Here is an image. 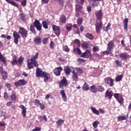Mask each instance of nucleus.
<instances>
[{
    "label": "nucleus",
    "mask_w": 131,
    "mask_h": 131,
    "mask_svg": "<svg viewBox=\"0 0 131 131\" xmlns=\"http://www.w3.org/2000/svg\"><path fill=\"white\" fill-rule=\"evenodd\" d=\"M42 25L43 28H45V29H49V26H48V23H47V21H46V20H43L42 22Z\"/></svg>",
    "instance_id": "ea45409f"
},
{
    "label": "nucleus",
    "mask_w": 131,
    "mask_h": 131,
    "mask_svg": "<svg viewBox=\"0 0 131 131\" xmlns=\"http://www.w3.org/2000/svg\"><path fill=\"white\" fill-rule=\"evenodd\" d=\"M58 3L60 7H64V0H58Z\"/></svg>",
    "instance_id": "864d4df0"
},
{
    "label": "nucleus",
    "mask_w": 131,
    "mask_h": 131,
    "mask_svg": "<svg viewBox=\"0 0 131 131\" xmlns=\"http://www.w3.org/2000/svg\"><path fill=\"white\" fill-rule=\"evenodd\" d=\"M112 50H111V51H103L102 53L103 54H105V53H106V55H109V54H112L113 51Z\"/></svg>",
    "instance_id": "e2e57ef3"
},
{
    "label": "nucleus",
    "mask_w": 131,
    "mask_h": 131,
    "mask_svg": "<svg viewBox=\"0 0 131 131\" xmlns=\"http://www.w3.org/2000/svg\"><path fill=\"white\" fill-rule=\"evenodd\" d=\"M108 84H110V86H113L114 85V79L112 78Z\"/></svg>",
    "instance_id": "052dcab7"
},
{
    "label": "nucleus",
    "mask_w": 131,
    "mask_h": 131,
    "mask_svg": "<svg viewBox=\"0 0 131 131\" xmlns=\"http://www.w3.org/2000/svg\"><path fill=\"white\" fill-rule=\"evenodd\" d=\"M38 58V52H37L35 55H32L30 59L27 60V66L29 70L36 67V76L37 77H42L45 72H42L40 68H38V62L36 59Z\"/></svg>",
    "instance_id": "f257e3e1"
},
{
    "label": "nucleus",
    "mask_w": 131,
    "mask_h": 131,
    "mask_svg": "<svg viewBox=\"0 0 131 131\" xmlns=\"http://www.w3.org/2000/svg\"><path fill=\"white\" fill-rule=\"evenodd\" d=\"M82 90L84 91H89V90H90V86L89 85V84L85 82L82 87Z\"/></svg>",
    "instance_id": "5701e85b"
},
{
    "label": "nucleus",
    "mask_w": 131,
    "mask_h": 131,
    "mask_svg": "<svg viewBox=\"0 0 131 131\" xmlns=\"http://www.w3.org/2000/svg\"><path fill=\"white\" fill-rule=\"evenodd\" d=\"M8 4H10L12 6H14V7H16L18 8V5L16 3L13 1V0H5Z\"/></svg>",
    "instance_id": "cd10ccee"
},
{
    "label": "nucleus",
    "mask_w": 131,
    "mask_h": 131,
    "mask_svg": "<svg viewBox=\"0 0 131 131\" xmlns=\"http://www.w3.org/2000/svg\"><path fill=\"white\" fill-rule=\"evenodd\" d=\"M27 84V81L24 79L19 80L18 81L14 82V85L15 86H21V85H25V84Z\"/></svg>",
    "instance_id": "f8f14e48"
},
{
    "label": "nucleus",
    "mask_w": 131,
    "mask_h": 131,
    "mask_svg": "<svg viewBox=\"0 0 131 131\" xmlns=\"http://www.w3.org/2000/svg\"><path fill=\"white\" fill-rule=\"evenodd\" d=\"M49 38V37L47 38H45L42 40V42L43 45H46V43H47L48 42V39Z\"/></svg>",
    "instance_id": "338daca9"
},
{
    "label": "nucleus",
    "mask_w": 131,
    "mask_h": 131,
    "mask_svg": "<svg viewBox=\"0 0 131 131\" xmlns=\"http://www.w3.org/2000/svg\"><path fill=\"white\" fill-rule=\"evenodd\" d=\"M105 91V88L102 85H98L97 86V92H99V93H102V92H104Z\"/></svg>",
    "instance_id": "473e14b6"
},
{
    "label": "nucleus",
    "mask_w": 131,
    "mask_h": 131,
    "mask_svg": "<svg viewBox=\"0 0 131 131\" xmlns=\"http://www.w3.org/2000/svg\"><path fill=\"white\" fill-rule=\"evenodd\" d=\"M117 119H118V121H122V120H126V116H118Z\"/></svg>",
    "instance_id": "c9c22d12"
},
{
    "label": "nucleus",
    "mask_w": 131,
    "mask_h": 131,
    "mask_svg": "<svg viewBox=\"0 0 131 131\" xmlns=\"http://www.w3.org/2000/svg\"><path fill=\"white\" fill-rule=\"evenodd\" d=\"M41 103H40V101L38 99H35L34 101V105L37 107H38V106H39Z\"/></svg>",
    "instance_id": "de8ad7c7"
},
{
    "label": "nucleus",
    "mask_w": 131,
    "mask_h": 131,
    "mask_svg": "<svg viewBox=\"0 0 131 131\" xmlns=\"http://www.w3.org/2000/svg\"><path fill=\"white\" fill-rule=\"evenodd\" d=\"M75 11H80L82 9V6L81 4H76L75 5Z\"/></svg>",
    "instance_id": "72a5a7b5"
},
{
    "label": "nucleus",
    "mask_w": 131,
    "mask_h": 131,
    "mask_svg": "<svg viewBox=\"0 0 131 131\" xmlns=\"http://www.w3.org/2000/svg\"><path fill=\"white\" fill-rule=\"evenodd\" d=\"M77 22L78 25H79V26L81 25V24H82V22H83V18H82L81 17H79L77 20Z\"/></svg>",
    "instance_id": "79ce46f5"
},
{
    "label": "nucleus",
    "mask_w": 131,
    "mask_h": 131,
    "mask_svg": "<svg viewBox=\"0 0 131 131\" xmlns=\"http://www.w3.org/2000/svg\"><path fill=\"white\" fill-rule=\"evenodd\" d=\"M115 63H116V67H122V65L119 62V60H115Z\"/></svg>",
    "instance_id": "8fccbe9b"
},
{
    "label": "nucleus",
    "mask_w": 131,
    "mask_h": 131,
    "mask_svg": "<svg viewBox=\"0 0 131 131\" xmlns=\"http://www.w3.org/2000/svg\"><path fill=\"white\" fill-rule=\"evenodd\" d=\"M41 78H44L45 82H48V81H49V79L51 78V75L46 72H44Z\"/></svg>",
    "instance_id": "4468645a"
},
{
    "label": "nucleus",
    "mask_w": 131,
    "mask_h": 131,
    "mask_svg": "<svg viewBox=\"0 0 131 131\" xmlns=\"http://www.w3.org/2000/svg\"><path fill=\"white\" fill-rule=\"evenodd\" d=\"M27 4V1L26 0H23L21 2V5L22 6V7H26Z\"/></svg>",
    "instance_id": "6e6d98bb"
},
{
    "label": "nucleus",
    "mask_w": 131,
    "mask_h": 131,
    "mask_svg": "<svg viewBox=\"0 0 131 131\" xmlns=\"http://www.w3.org/2000/svg\"><path fill=\"white\" fill-rule=\"evenodd\" d=\"M19 19L21 21L25 22L26 21V15L24 13H21L19 14Z\"/></svg>",
    "instance_id": "c85d7f7f"
},
{
    "label": "nucleus",
    "mask_w": 131,
    "mask_h": 131,
    "mask_svg": "<svg viewBox=\"0 0 131 131\" xmlns=\"http://www.w3.org/2000/svg\"><path fill=\"white\" fill-rule=\"evenodd\" d=\"M112 79V78H111V77H108L104 79V82L105 83L109 84V83Z\"/></svg>",
    "instance_id": "a18cd8bd"
},
{
    "label": "nucleus",
    "mask_w": 131,
    "mask_h": 131,
    "mask_svg": "<svg viewBox=\"0 0 131 131\" xmlns=\"http://www.w3.org/2000/svg\"><path fill=\"white\" fill-rule=\"evenodd\" d=\"M111 26V24L108 23L107 24V26L106 27V29L103 28L104 31H105V32H108V30H109V29L110 28V27Z\"/></svg>",
    "instance_id": "3c124183"
},
{
    "label": "nucleus",
    "mask_w": 131,
    "mask_h": 131,
    "mask_svg": "<svg viewBox=\"0 0 131 131\" xmlns=\"http://www.w3.org/2000/svg\"><path fill=\"white\" fill-rule=\"evenodd\" d=\"M95 15L96 16L97 20H99V21H102V17H103V12L101 10H100L99 11L95 12Z\"/></svg>",
    "instance_id": "2eb2a0df"
},
{
    "label": "nucleus",
    "mask_w": 131,
    "mask_h": 131,
    "mask_svg": "<svg viewBox=\"0 0 131 131\" xmlns=\"http://www.w3.org/2000/svg\"><path fill=\"white\" fill-rule=\"evenodd\" d=\"M85 36L86 37V38H89V39L90 40H93V39L94 38V35L91 33H86L85 34Z\"/></svg>",
    "instance_id": "b1692460"
},
{
    "label": "nucleus",
    "mask_w": 131,
    "mask_h": 131,
    "mask_svg": "<svg viewBox=\"0 0 131 131\" xmlns=\"http://www.w3.org/2000/svg\"><path fill=\"white\" fill-rule=\"evenodd\" d=\"M10 98L11 101H15L16 99H17V96H16V93H12L10 95Z\"/></svg>",
    "instance_id": "f704fd0d"
},
{
    "label": "nucleus",
    "mask_w": 131,
    "mask_h": 131,
    "mask_svg": "<svg viewBox=\"0 0 131 131\" xmlns=\"http://www.w3.org/2000/svg\"><path fill=\"white\" fill-rule=\"evenodd\" d=\"M49 2H50V0H41L42 4H49Z\"/></svg>",
    "instance_id": "774afa93"
},
{
    "label": "nucleus",
    "mask_w": 131,
    "mask_h": 131,
    "mask_svg": "<svg viewBox=\"0 0 131 131\" xmlns=\"http://www.w3.org/2000/svg\"><path fill=\"white\" fill-rule=\"evenodd\" d=\"M89 90L91 93H94V94H96V93L98 92L97 87H96L95 85H93L92 86H90Z\"/></svg>",
    "instance_id": "4be33fe9"
},
{
    "label": "nucleus",
    "mask_w": 131,
    "mask_h": 131,
    "mask_svg": "<svg viewBox=\"0 0 131 131\" xmlns=\"http://www.w3.org/2000/svg\"><path fill=\"white\" fill-rule=\"evenodd\" d=\"M114 47V40H112L110 41L107 44V51H111L113 50V47Z\"/></svg>",
    "instance_id": "f3484780"
},
{
    "label": "nucleus",
    "mask_w": 131,
    "mask_h": 131,
    "mask_svg": "<svg viewBox=\"0 0 131 131\" xmlns=\"http://www.w3.org/2000/svg\"><path fill=\"white\" fill-rule=\"evenodd\" d=\"M72 78L73 80H74V81H77V80H78V74L73 75Z\"/></svg>",
    "instance_id": "c03bdc74"
},
{
    "label": "nucleus",
    "mask_w": 131,
    "mask_h": 131,
    "mask_svg": "<svg viewBox=\"0 0 131 131\" xmlns=\"http://www.w3.org/2000/svg\"><path fill=\"white\" fill-rule=\"evenodd\" d=\"M18 33L21 35V37L23 38H27V36H28V31L26 29L20 27L19 28Z\"/></svg>",
    "instance_id": "20e7f679"
},
{
    "label": "nucleus",
    "mask_w": 131,
    "mask_h": 131,
    "mask_svg": "<svg viewBox=\"0 0 131 131\" xmlns=\"http://www.w3.org/2000/svg\"><path fill=\"white\" fill-rule=\"evenodd\" d=\"M60 20L61 23H66V16H65L64 14L61 15L60 18Z\"/></svg>",
    "instance_id": "c756f323"
},
{
    "label": "nucleus",
    "mask_w": 131,
    "mask_h": 131,
    "mask_svg": "<svg viewBox=\"0 0 131 131\" xmlns=\"http://www.w3.org/2000/svg\"><path fill=\"white\" fill-rule=\"evenodd\" d=\"M4 97L5 100H8V99H9V95L8 94V93L5 92L4 93Z\"/></svg>",
    "instance_id": "680f3d73"
},
{
    "label": "nucleus",
    "mask_w": 131,
    "mask_h": 131,
    "mask_svg": "<svg viewBox=\"0 0 131 131\" xmlns=\"http://www.w3.org/2000/svg\"><path fill=\"white\" fill-rule=\"evenodd\" d=\"M0 73L3 80H7L8 79V72L4 70V68L3 67H0Z\"/></svg>",
    "instance_id": "6e6552de"
},
{
    "label": "nucleus",
    "mask_w": 131,
    "mask_h": 131,
    "mask_svg": "<svg viewBox=\"0 0 131 131\" xmlns=\"http://www.w3.org/2000/svg\"><path fill=\"white\" fill-rule=\"evenodd\" d=\"M75 2H76L77 4H80V5H83L85 0H75Z\"/></svg>",
    "instance_id": "5fc2aeb1"
},
{
    "label": "nucleus",
    "mask_w": 131,
    "mask_h": 131,
    "mask_svg": "<svg viewBox=\"0 0 131 131\" xmlns=\"http://www.w3.org/2000/svg\"><path fill=\"white\" fill-rule=\"evenodd\" d=\"M72 27L73 26L70 24H68L66 26V29L68 31H71V29H72Z\"/></svg>",
    "instance_id": "e433bc0d"
},
{
    "label": "nucleus",
    "mask_w": 131,
    "mask_h": 131,
    "mask_svg": "<svg viewBox=\"0 0 131 131\" xmlns=\"http://www.w3.org/2000/svg\"><path fill=\"white\" fill-rule=\"evenodd\" d=\"M114 98L120 104H123V97L122 95H120L119 93H115L114 94Z\"/></svg>",
    "instance_id": "1a4fd4ad"
},
{
    "label": "nucleus",
    "mask_w": 131,
    "mask_h": 131,
    "mask_svg": "<svg viewBox=\"0 0 131 131\" xmlns=\"http://www.w3.org/2000/svg\"><path fill=\"white\" fill-rule=\"evenodd\" d=\"M112 97H113V92L107 90L105 92V97L108 98L109 100H111V99H112Z\"/></svg>",
    "instance_id": "a211bd4d"
},
{
    "label": "nucleus",
    "mask_w": 131,
    "mask_h": 131,
    "mask_svg": "<svg viewBox=\"0 0 131 131\" xmlns=\"http://www.w3.org/2000/svg\"><path fill=\"white\" fill-rule=\"evenodd\" d=\"M59 85L60 89H63V86H67L68 85V81L65 76H63L62 79L59 82Z\"/></svg>",
    "instance_id": "0eeeda50"
},
{
    "label": "nucleus",
    "mask_w": 131,
    "mask_h": 131,
    "mask_svg": "<svg viewBox=\"0 0 131 131\" xmlns=\"http://www.w3.org/2000/svg\"><path fill=\"white\" fill-rule=\"evenodd\" d=\"M13 36L14 37V42L15 43V45H18V43L19 42V38H20L21 37L20 36V35L17 31H14L13 33Z\"/></svg>",
    "instance_id": "9b49d317"
},
{
    "label": "nucleus",
    "mask_w": 131,
    "mask_h": 131,
    "mask_svg": "<svg viewBox=\"0 0 131 131\" xmlns=\"http://www.w3.org/2000/svg\"><path fill=\"white\" fill-rule=\"evenodd\" d=\"M101 2L102 0H89V2H94V3L92 4V7H97V5L96 3V2Z\"/></svg>",
    "instance_id": "09e8293b"
},
{
    "label": "nucleus",
    "mask_w": 131,
    "mask_h": 131,
    "mask_svg": "<svg viewBox=\"0 0 131 131\" xmlns=\"http://www.w3.org/2000/svg\"><path fill=\"white\" fill-rule=\"evenodd\" d=\"M63 70V68L61 67L56 68L54 70V74L56 76H60L61 75V71Z\"/></svg>",
    "instance_id": "dca6fc26"
},
{
    "label": "nucleus",
    "mask_w": 131,
    "mask_h": 131,
    "mask_svg": "<svg viewBox=\"0 0 131 131\" xmlns=\"http://www.w3.org/2000/svg\"><path fill=\"white\" fill-rule=\"evenodd\" d=\"M56 125L57 126H61L64 123V120L62 119H58L56 122Z\"/></svg>",
    "instance_id": "7c9ffc66"
},
{
    "label": "nucleus",
    "mask_w": 131,
    "mask_h": 131,
    "mask_svg": "<svg viewBox=\"0 0 131 131\" xmlns=\"http://www.w3.org/2000/svg\"><path fill=\"white\" fill-rule=\"evenodd\" d=\"M74 53H77L78 55H81V50L79 48L74 49Z\"/></svg>",
    "instance_id": "a19ab883"
},
{
    "label": "nucleus",
    "mask_w": 131,
    "mask_h": 131,
    "mask_svg": "<svg viewBox=\"0 0 131 131\" xmlns=\"http://www.w3.org/2000/svg\"><path fill=\"white\" fill-rule=\"evenodd\" d=\"M90 109L92 111L93 113H94V114H96V115L99 116L100 115V113H101V114H104V113H105V111L101 108H99V111H98L96 108L93 106H91Z\"/></svg>",
    "instance_id": "423d86ee"
},
{
    "label": "nucleus",
    "mask_w": 131,
    "mask_h": 131,
    "mask_svg": "<svg viewBox=\"0 0 131 131\" xmlns=\"http://www.w3.org/2000/svg\"><path fill=\"white\" fill-rule=\"evenodd\" d=\"M80 57L81 58H90V57H92V54L91 53V51L89 50H87L85 52H83L81 54Z\"/></svg>",
    "instance_id": "ddd939ff"
},
{
    "label": "nucleus",
    "mask_w": 131,
    "mask_h": 131,
    "mask_svg": "<svg viewBox=\"0 0 131 131\" xmlns=\"http://www.w3.org/2000/svg\"><path fill=\"white\" fill-rule=\"evenodd\" d=\"M60 93L61 95L63 100H64L65 102L67 101V96H66V94L65 93V91L64 90H60Z\"/></svg>",
    "instance_id": "393cba45"
},
{
    "label": "nucleus",
    "mask_w": 131,
    "mask_h": 131,
    "mask_svg": "<svg viewBox=\"0 0 131 131\" xmlns=\"http://www.w3.org/2000/svg\"><path fill=\"white\" fill-rule=\"evenodd\" d=\"M0 61H1L3 64H5V65H7V60H6L5 56H3L2 53H0Z\"/></svg>",
    "instance_id": "a878e982"
},
{
    "label": "nucleus",
    "mask_w": 131,
    "mask_h": 131,
    "mask_svg": "<svg viewBox=\"0 0 131 131\" xmlns=\"http://www.w3.org/2000/svg\"><path fill=\"white\" fill-rule=\"evenodd\" d=\"M98 124H100V121L96 120L93 123V126L94 128L98 127Z\"/></svg>",
    "instance_id": "4c0bfd02"
},
{
    "label": "nucleus",
    "mask_w": 131,
    "mask_h": 131,
    "mask_svg": "<svg viewBox=\"0 0 131 131\" xmlns=\"http://www.w3.org/2000/svg\"><path fill=\"white\" fill-rule=\"evenodd\" d=\"M81 47L83 48V49L85 50L89 48V44L86 42H83L81 44Z\"/></svg>",
    "instance_id": "49530a36"
},
{
    "label": "nucleus",
    "mask_w": 131,
    "mask_h": 131,
    "mask_svg": "<svg viewBox=\"0 0 131 131\" xmlns=\"http://www.w3.org/2000/svg\"><path fill=\"white\" fill-rule=\"evenodd\" d=\"M127 57L128 56L126 53H121L120 55V57L122 58V59H124V60H127Z\"/></svg>",
    "instance_id": "58836bf2"
},
{
    "label": "nucleus",
    "mask_w": 131,
    "mask_h": 131,
    "mask_svg": "<svg viewBox=\"0 0 131 131\" xmlns=\"http://www.w3.org/2000/svg\"><path fill=\"white\" fill-rule=\"evenodd\" d=\"M63 51H64V52H69L70 50H69V48H68V46H63Z\"/></svg>",
    "instance_id": "4d7b16f0"
},
{
    "label": "nucleus",
    "mask_w": 131,
    "mask_h": 131,
    "mask_svg": "<svg viewBox=\"0 0 131 131\" xmlns=\"http://www.w3.org/2000/svg\"><path fill=\"white\" fill-rule=\"evenodd\" d=\"M55 46V43L53 41H51L50 43V48L53 50L54 49V46Z\"/></svg>",
    "instance_id": "bf43d9fd"
},
{
    "label": "nucleus",
    "mask_w": 131,
    "mask_h": 131,
    "mask_svg": "<svg viewBox=\"0 0 131 131\" xmlns=\"http://www.w3.org/2000/svg\"><path fill=\"white\" fill-rule=\"evenodd\" d=\"M19 107L21 109L23 116L24 117H26V113L27 112L26 107H25V106L23 105H20Z\"/></svg>",
    "instance_id": "412c9836"
},
{
    "label": "nucleus",
    "mask_w": 131,
    "mask_h": 131,
    "mask_svg": "<svg viewBox=\"0 0 131 131\" xmlns=\"http://www.w3.org/2000/svg\"><path fill=\"white\" fill-rule=\"evenodd\" d=\"M95 27L96 33L100 34L101 33V30L103 28V21H100L99 23H96Z\"/></svg>",
    "instance_id": "39448f33"
},
{
    "label": "nucleus",
    "mask_w": 131,
    "mask_h": 131,
    "mask_svg": "<svg viewBox=\"0 0 131 131\" xmlns=\"http://www.w3.org/2000/svg\"><path fill=\"white\" fill-rule=\"evenodd\" d=\"M52 29L57 36H59V35L61 34V29H60V27L56 26L55 25H53Z\"/></svg>",
    "instance_id": "9d476101"
},
{
    "label": "nucleus",
    "mask_w": 131,
    "mask_h": 131,
    "mask_svg": "<svg viewBox=\"0 0 131 131\" xmlns=\"http://www.w3.org/2000/svg\"><path fill=\"white\" fill-rule=\"evenodd\" d=\"M63 71L66 75H69L71 73V68L69 66L64 67Z\"/></svg>",
    "instance_id": "aec40b11"
},
{
    "label": "nucleus",
    "mask_w": 131,
    "mask_h": 131,
    "mask_svg": "<svg viewBox=\"0 0 131 131\" xmlns=\"http://www.w3.org/2000/svg\"><path fill=\"white\" fill-rule=\"evenodd\" d=\"M74 42L77 45L78 47L79 48L80 47V41L78 39H76L74 40Z\"/></svg>",
    "instance_id": "603ef678"
},
{
    "label": "nucleus",
    "mask_w": 131,
    "mask_h": 131,
    "mask_svg": "<svg viewBox=\"0 0 131 131\" xmlns=\"http://www.w3.org/2000/svg\"><path fill=\"white\" fill-rule=\"evenodd\" d=\"M39 106H40V109L41 110H45L46 108V106H45V104H43V103H41Z\"/></svg>",
    "instance_id": "0e129e2a"
},
{
    "label": "nucleus",
    "mask_w": 131,
    "mask_h": 131,
    "mask_svg": "<svg viewBox=\"0 0 131 131\" xmlns=\"http://www.w3.org/2000/svg\"><path fill=\"white\" fill-rule=\"evenodd\" d=\"M67 5L68 6V7H69V8H71V7H72V4H71V2H70V1H68L67 2Z\"/></svg>",
    "instance_id": "69168bd1"
},
{
    "label": "nucleus",
    "mask_w": 131,
    "mask_h": 131,
    "mask_svg": "<svg viewBox=\"0 0 131 131\" xmlns=\"http://www.w3.org/2000/svg\"><path fill=\"white\" fill-rule=\"evenodd\" d=\"M76 71L79 74H82L83 73V70L80 68H76Z\"/></svg>",
    "instance_id": "37998d69"
},
{
    "label": "nucleus",
    "mask_w": 131,
    "mask_h": 131,
    "mask_svg": "<svg viewBox=\"0 0 131 131\" xmlns=\"http://www.w3.org/2000/svg\"><path fill=\"white\" fill-rule=\"evenodd\" d=\"M34 26L31 25L30 26V30L33 33V34H36V31H35V27L38 31L41 30V28L42 27V25L40 23L39 20L35 19L34 23Z\"/></svg>",
    "instance_id": "f03ea898"
},
{
    "label": "nucleus",
    "mask_w": 131,
    "mask_h": 131,
    "mask_svg": "<svg viewBox=\"0 0 131 131\" xmlns=\"http://www.w3.org/2000/svg\"><path fill=\"white\" fill-rule=\"evenodd\" d=\"M122 77H123V75H120L117 76L115 78V81H116V82H118L119 81H121V80H122Z\"/></svg>",
    "instance_id": "2f4dec72"
},
{
    "label": "nucleus",
    "mask_w": 131,
    "mask_h": 131,
    "mask_svg": "<svg viewBox=\"0 0 131 131\" xmlns=\"http://www.w3.org/2000/svg\"><path fill=\"white\" fill-rule=\"evenodd\" d=\"M34 42L35 45H41V38L40 36H37L34 39Z\"/></svg>",
    "instance_id": "6ab92c4d"
},
{
    "label": "nucleus",
    "mask_w": 131,
    "mask_h": 131,
    "mask_svg": "<svg viewBox=\"0 0 131 131\" xmlns=\"http://www.w3.org/2000/svg\"><path fill=\"white\" fill-rule=\"evenodd\" d=\"M17 56H15V58H13V60L11 61V65H17V66H22V63L24 62V59H25L24 57L21 56H20L18 60H17Z\"/></svg>",
    "instance_id": "7ed1b4c3"
},
{
    "label": "nucleus",
    "mask_w": 131,
    "mask_h": 131,
    "mask_svg": "<svg viewBox=\"0 0 131 131\" xmlns=\"http://www.w3.org/2000/svg\"><path fill=\"white\" fill-rule=\"evenodd\" d=\"M128 23V18H125L123 21V25H124V29H125V30H127Z\"/></svg>",
    "instance_id": "bb28decb"
},
{
    "label": "nucleus",
    "mask_w": 131,
    "mask_h": 131,
    "mask_svg": "<svg viewBox=\"0 0 131 131\" xmlns=\"http://www.w3.org/2000/svg\"><path fill=\"white\" fill-rule=\"evenodd\" d=\"M93 51L94 53H96V52H99V48L98 47V46L93 47Z\"/></svg>",
    "instance_id": "13d9d810"
}]
</instances>
